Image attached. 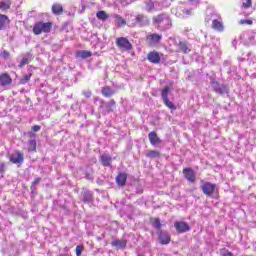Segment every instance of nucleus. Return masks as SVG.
<instances>
[{
    "instance_id": "f257e3e1",
    "label": "nucleus",
    "mask_w": 256,
    "mask_h": 256,
    "mask_svg": "<svg viewBox=\"0 0 256 256\" xmlns=\"http://www.w3.org/2000/svg\"><path fill=\"white\" fill-rule=\"evenodd\" d=\"M51 29H53L52 22L38 21L34 24L32 31L34 35H41L42 33H51Z\"/></svg>"
},
{
    "instance_id": "f03ea898",
    "label": "nucleus",
    "mask_w": 256,
    "mask_h": 256,
    "mask_svg": "<svg viewBox=\"0 0 256 256\" xmlns=\"http://www.w3.org/2000/svg\"><path fill=\"white\" fill-rule=\"evenodd\" d=\"M152 20L154 25H161V23H164V30L171 29V27H173L171 18H169V16L165 13L154 16Z\"/></svg>"
},
{
    "instance_id": "7ed1b4c3",
    "label": "nucleus",
    "mask_w": 256,
    "mask_h": 256,
    "mask_svg": "<svg viewBox=\"0 0 256 256\" xmlns=\"http://www.w3.org/2000/svg\"><path fill=\"white\" fill-rule=\"evenodd\" d=\"M116 47L120 51H133V44H131L127 37H118L116 39Z\"/></svg>"
},
{
    "instance_id": "20e7f679",
    "label": "nucleus",
    "mask_w": 256,
    "mask_h": 256,
    "mask_svg": "<svg viewBox=\"0 0 256 256\" xmlns=\"http://www.w3.org/2000/svg\"><path fill=\"white\" fill-rule=\"evenodd\" d=\"M170 91H171V87H169V86L164 87V89L161 92L162 101H163L164 105H166V107H168V109H171V111H176L177 107L175 106V104H173V102H171L169 100V92Z\"/></svg>"
},
{
    "instance_id": "39448f33",
    "label": "nucleus",
    "mask_w": 256,
    "mask_h": 256,
    "mask_svg": "<svg viewBox=\"0 0 256 256\" xmlns=\"http://www.w3.org/2000/svg\"><path fill=\"white\" fill-rule=\"evenodd\" d=\"M137 23H139L140 27H147V25L151 23V20H149V17L145 14H138L135 18V22L130 23L129 27H135Z\"/></svg>"
},
{
    "instance_id": "423d86ee",
    "label": "nucleus",
    "mask_w": 256,
    "mask_h": 256,
    "mask_svg": "<svg viewBox=\"0 0 256 256\" xmlns=\"http://www.w3.org/2000/svg\"><path fill=\"white\" fill-rule=\"evenodd\" d=\"M162 39L163 35L157 33L148 34L146 36V41L150 47H155V45H159Z\"/></svg>"
},
{
    "instance_id": "0eeeda50",
    "label": "nucleus",
    "mask_w": 256,
    "mask_h": 256,
    "mask_svg": "<svg viewBox=\"0 0 256 256\" xmlns=\"http://www.w3.org/2000/svg\"><path fill=\"white\" fill-rule=\"evenodd\" d=\"M202 193L206 195L207 197H211L215 191L217 190V184H213L211 182H205L201 186Z\"/></svg>"
},
{
    "instance_id": "6e6552de",
    "label": "nucleus",
    "mask_w": 256,
    "mask_h": 256,
    "mask_svg": "<svg viewBox=\"0 0 256 256\" xmlns=\"http://www.w3.org/2000/svg\"><path fill=\"white\" fill-rule=\"evenodd\" d=\"M10 85H13V78H11V75L9 72H3L0 74V87H10Z\"/></svg>"
},
{
    "instance_id": "1a4fd4ad",
    "label": "nucleus",
    "mask_w": 256,
    "mask_h": 256,
    "mask_svg": "<svg viewBox=\"0 0 256 256\" xmlns=\"http://www.w3.org/2000/svg\"><path fill=\"white\" fill-rule=\"evenodd\" d=\"M147 60L153 65H159V63H161V54L155 50L150 51L147 54Z\"/></svg>"
},
{
    "instance_id": "9d476101",
    "label": "nucleus",
    "mask_w": 256,
    "mask_h": 256,
    "mask_svg": "<svg viewBox=\"0 0 256 256\" xmlns=\"http://www.w3.org/2000/svg\"><path fill=\"white\" fill-rule=\"evenodd\" d=\"M174 227L177 231V233H187V231H191V227L187 222L184 221H176L174 223Z\"/></svg>"
},
{
    "instance_id": "9b49d317",
    "label": "nucleus",
    "mask_w": 256,
    "mask_h": 256,
    "mask_svg": "<svg viewBox=\"0 0 256 256\" xmlns=\"http://www.w3.org/2000/svg\"><path fill=\"white\" fill-rule=\"evenodd\" d=\"M148 139L153 147H157V145H161L162 143L161 138H159V135H157V132L155 131L149 132Z\"/></svg>"
},
{
    "instance_id": "f8f14e48",
    "label": "nucleus",
    "mask_w": 256,
    "mask_h": 256,
    "mask_svg": "<svg viewBox=\"0 0 256 256\" xmlns=\"http://www.w3.org/2000/svg\"><path fill=\"white\" fill-rule=\"evenodd\" d=\"M182 172H183V175H184L185 179L189 183H195L196 176H195V171L193 169H191V168H184Z\"/></svg>"
},
{
    "instance_id": "ddd939ff",
    "label": "nucleus",
    "mask_w": 256,
    "mask_h": 256,
    "mask_svg": "<svg viewBox=\"0 0 256 256\" xmlns=\"http://www.w3.org/2000/svg\"><path fill=\"white\" fill-rule=\"evenodd\" d=\"M24 159L25 158L23 156V153L20 151H17L15 154H12L10 156V163H13L14 165H19L23 163Z\"/></svg>"
},
{
    "instance_id": "4468645a",
    "label": "nucleus",
    "mask_w": 256,
    "mask_h": 256,
    "mask_svg": "<svg viewBox=\"0 0 256 256\" xmlns=\"http://www.w3.org/2000/svg\"><path fill=\"white\" fill-rule=\"evenodd\" d=\"M158 239L160 241V245H169V243H171V236L163 230H160Z\"/></svg>"
},
{
    "instance_id": "2eb2a0df",
    "label": "nucleus",
    "mask_w": 256,
    "mask_h": 256,
    "mask_svg": "<svg viewBox=\"0 0 256 256\" xmlns=\"http://www.w3.org/2000/svg\"><path fill=\"white\" fill-rule=\"evenodd\" d=\"M116 184L119 187H125L127 185V173L119 172L116 176Z\"/></svg>"
},
{
    "instance_id": "dca6fc26",
    "label": "nucleus",
    "mask_w": 256,
    "mask_h": 256,
    "mask_svg": "<svg viewBox=\"0 0 256 256\" xmlns=\"http://www.w3.org/2000/svg\"><path fill=\"white\" fill-rule=\"evenodd\" d=\"M112 247H115V249H127V240H119V239H116L114 241H112L111 243Z\"/></svg>"
},
{
    "instance_id": "f3484780",
    "label": "nucleus",
    "mask_w": 256,
    "mask_h": 256,
    "mask_svg": "<svg viewBox=\"0 0 256 256\" xmlns=\"http://www.w3.org/2000/svg\"><path fill=\"white\" fill-rule=\"evenodd\" d=\"M100 162L103 167H111V163H113V159L108 154H102L100 157Z\"/></svg>"
},
{
    "instance_id": "a211bd4d",
    "label": "nucleus",
    "mask_w": 256,
    "mask_h": 256,
    "mask_svg": "<svg viewBox=\"0 0 256 256\" xmlns=\"http://www.w3.org/2000/svg\"><path fill=\"white\" fill-rule=\"evenodd\" d=\"M212 29H214V31H218V33H223V31L225 30V26L223 25V22L214 19L212 21Z\"/></svg>"
},
{
    "instance_id": "6ab92c4d",
    "label": "nucleus",
    "mask_w": 256,
    "mask_h": 256,
    "mask_svg": "<svg viewBox=\"0 0 256 256\" xmlns=\"http://www.w3.org/2000/svg\"><path fill=\"white\" fill-rule=\"evenodd\" d=\"M75 55L76 59H89V57H92L93 53L89 50H79Z\"/></svg>"
},
{
    "instance_id": "aec40b11",
    "label": "nucleus",
    "mask_w": 256,
    "mask_h": 256,
    "mask_svg": "<svg viewBox=\"0 0 256 256\" xmlns=\"http://www.w3.org/2000/svg\"><path fill=\"white\" fill-rule=\"evenodd\" d=\"M177 47H178V49H177L178 53L187 54L191 51V49H189V46L187 45V42H185V41L179 42Z\"/></svg>"
},
{
    "instance_id": "412c9836",
    "label": "nucleus",
    "mask_w": 256,
    "mask_h": 256,
    "mask_svg": "<svg viewBox=\"0 0 256 256\" xmlns=\"http://www.w3.org/2000/svg\"><path fill=\"white\" fill-rule=\"evenodd\" d=\"M9 23H11L9 17L5 14H0V31H3V29H5V26L9 25Z\"/></svg>"
},
{
    "instance_id": "4be33fe9",
    "label": "nucleus",
    "mask_w": 256,
    "mask_h": 256,
    "mask_svg": "<svg viewBox=\"0 0 256 256\" xmlns=\"http://www.w3.org/2000/svg\"><path fill=\"white\" fill-rule=\"evenodd\" d=\"M101 93L103 97L109 98V97H113L115 92L113 89H111V86H104L101 89Z\"/></svg>"
},
{
    "instance_id": "5701e85b",
    "label": "nucleus",
    "mask_w": 256,
    "mask_h": 256,
    "mask_svg": "<svg viewBox=\"0 0 256 256\" xmlns=\"http://www.w3.org/2000/svg\"><path fill=\"white\" fill-rule=\"evenodd\" d=\"M52 13L54 15H63V5L55 3L52 5Z\"/></svg>"
},
{
    "instance_id": "b1692460",
    "label": "nucleus",
    "mask_w": 256,
    "mask_h": 256,
    "mask_svg": "<svg viewBox=\"0 0 256 256\" xmlns=\"http://www.w3.org/2000/svg\"><path fill=\"white\" fill-rule=\"evenodd\" d=\"M146 157L148 159H156L161 157V152H159L158 150H148L146 153Z\"/></svg>"
},
{
    "instance_id": "393cba45",
    "label": "nucleus",
    "mask_w": 256,
    "mask_h": 256,
    "mask_svg": "<svg viewBox=\"0 0 256 256\" xmlns=\"http://www.w3.org/2000/svg\"><path fill=\"white\" fill-rule=\"evenodd\" d=\"M150 223L154 229L161 230V227H163V224L159 218H150Z\"/></svg>"
},
{
    "instance_id": "a878e982",
    "label": "nucleus",
    "mask_w": 256,
    "mask_h": 256,
    "mask_svg": "<svg viewBox=\"0 0 256 256\" xmlns=\"http://www.w3.org/2000/svg\"><path fill=\"white\" fill-rule=\"evenodd\" d=\"M82 201L84 203H91V201H93V193H91L90 191L83 192Z\"/></svg>"
},
{
    "instance_id": "bb28decb",
    "label": "nucleus",
    "mask_w": 256,
    "mask_h": 256,
    "mask_svg": "<svg viewBox=\"0 0 256 256\" xmlns=\"http://www.w3.org/2000/svg\"><path fill=\"white\" fill-rule=\"evenodd\" d=\"M96 17L97 19H99L100 21H107L109 19V14H107V12L101 10V11H98L96 13Z\"/></svg>"
},
{
    "instance_id": "cd10ccee",
    "label": "nucleus",
    "mask_w": 256,
    "mask_h": 256,
    "mask_svg": "<svg viewBox=\"0 0 256 256\" xmlns=\"http://www.w3.org/2000/svg\"><path fill=\"white\" fill-rule=\"evenodd\" d=\"M114 17H115L118 27H125V25H127V21L120 15L116 14Z\"/></svg>"
},
{
    "instance_id": "c85d7f7f",
    "label": "nucleus",
    "mask_w": 256,
    "mask_h": 256,
    "mask_svg": "<svg viewBox=\"0 0 256 256\" xmlns=\"http://www.w3.org/2000/svg\"><path fill=\"white\" fill-rule=\"evenodd\" d=\"M28 151H37V140L35 139H30L28 141Z\"/></svg>"
},
{
    "instance_id": "c756f323",
    "label": "nucleus",
    "mask_w": 256,
    "mask_h": 256,
    "mask_svg": "<svg viewBox=\"0 0 256 256\" xmlns=\"http://www.w3.org/2000/svg\"><path fill=\"white\" fill-rule=\"evenodd\" d=\"M9 9H11V0H8L6 2H4V1L0 2V10L1 11H7Z\"/></svg>"
},
{
    "instance_id": "7c9ffc66",
    "label": "nucleus",
    "mask_w": 256,
    "mask_h": 256,
    "mask_svg": "<svg viewBox=\"0 0 256 256\" xmlns=\"http://www.w3.org/2000/svg\"><path fill=\"white\" fill-rule=\"evenodd\" d=\"M31 77H33V74L24 75L23 78L20 80V85H25L26 83H29V81H31Z\"/></svg>"
},
{
    "instance_id": "2f4dec72",
    "label": "nucleus",
    "mask_w": 256,
    "mask_h": 256,
    "mask_svg": "<svg viewBox=\"0 0 256 256\" xmlns=\"http://www.w3.org/2000/svg\"><path fill=\"white\" fill-rule=\"evenodd\" d=\"M155 9V2L149 0L148 2H146V10L148 11V13H151V11H153Z\"/></svg>"
},
{
    "instance_id": "473e14b6",
    "label": "nucleus",
    "mask_w": 256,
    "mask_h": 256,
    "mask_svg": "<svg viewBox=\"0 0 256 256\" xmlns=\"http://www.w3.org/2000/svg\"><path fill=\"white\" fill-rule=\"evenodd\" d=\"M115 105H116L115 100H110V102L106 106L108 113L113 112V110L115 109Z\"/></svg>"
},
{
    "instance_id": "72a5a7b5",
    "label": "nucleus",
    "mask_w": 256,
    "mask_h": 256,
    "mask_svg": "<svg viewBox=\"0 0 256 256\" xmlns=\"http://www.w3.org/2000/svg\"><path fill=\"white\" fill-rule=\"evenodd\" d=\"M30 61L31 60L29 58H23L18 65L19 69H23V67H25V65H29Z\"/></svg>"
},
{
    "instance_id": "f704fd0d",
    "label": "nucleus",
    "mask_w": 256,
    "mask_h": 256,
    "mask_svg": "<svg viewBox=\"0 0 256 256\" xmlns=\"http://www.w3.org/2000/svg\"><path fill=\"white\" fill-rule=\"evenodd\" d=\"M242 7L244 9H251V7H253V0H246L242 3Z\"/></svg>"
},
{
    "instance_id": "c9c22d12",
    "label": "nucleus",
    "mask_w": 256,
    "mask_h": 256,
    "mask_svg": "<svg viewBox=\"0 0 256 256\" xmlns=\"http://www.w3.org/2000/svg\"><path fill=\"white\" fill-rule=\"evenodd\" d=\"M214 91L215 93H219V95H223V93H225V90H223V87H221L219 83L216 84Z\"/></svg>"
},
{
    "instance_id": "e433bc0d",
    "label": "nucleus",
    "mask_w": 256,
    "mask_h": 256,
    "mask_svg": "<svg viewBox=\"0 0 256 256\" xmlns=\"http://www.w3.org/2000/svg\"><path fill=\"white\" fill-rule=\"evenodd\" d=\"M39 183H41V178H36L34 179V181L32 182L30 189L32 191H35V187H37V185H39Z\"/></svg>"
},
{
    "instance_id": "4c0bfd02",
    "label": "nucleus",
    "mask_w": 256,
    "mask_h": 256,
    "mask_svg": "<svg viewBox=\"0 0 256 256\" xmlns=\"http://www.w3.org/2000/svg\"><path fill=\"white\" fill-rule=\"evenodd\" d=\"M239 25H253V20L251 19H241Z\"/></svg>"
},
{
    "instance_id": "58836bf2",
    "label": "nucleus",
    "mask_w": 256,
    "mask_h": 256,
    "mask_svg": "<svg viewBox=\"0 0 256 256\" xmlns=\"http://www.w3.org/2000/svg\"><path fill=\"white\" fill-rule=\"evenodd\" d=\"M85 250V247L83 245L76 246V256H81V253Z\"/></svg>"
},
{
    "instance_id": "ea45409f",
    "label": "nucleus",
    "mask_w": 256,
    "mask_h": 256,
    "mask_svg": "<svg viewBox=\"0 0 256 256\" xmlns=\"http://www.w3.org/2000/svg\"><path fill=\"white\" fill-rule=\"evenodd\" d=\"M0 57H2L3 59H9L11 57V53H9V51L4 50L0 53Z\"/></svg>"
},
{
    "instance_id": "a19ab883",
    "label": "nucleus",
    "mask_w": 256,
    "mask_h": 256,
    "mask_svg": "<svg viewBox=\"0 0 256 256\" xmlns=\"http://www.w3.org/2000/svg\"><path fill=\"white\" fill-rule=\"evenodd\" d=\"M135 0H120L121 5L126 7V5H131V3H134Z\"/></svg>"
},
{
    "instance_id": "79ce46f5",
    "label": "nucleus",
    "mask_w": 256,
    "mask_h": 256,
    "mask_svg": "<svg viewBox=\"0 0 256 256\" xmlns=\"http://www.w3.org/2000/svg\"><path fill=\"white\" fill-rule=\"evenodd\" d=\"M7 164L5 162H0V173L3 175L6 171Z\"/></svg>"
},
{
    "instance_id": "37998d69",
    "label": "nucleus",
    "mask_w": 256,
    "mask_h": 256,
    "mask_svg": "<svg viewBox=\"0 0 256 256\" xmlns=\"http://www.w3.org/2000/svg\"><path fill=\"white\" fill-rule=\"evenodd\" d=\"M221 251H224V252H221L222 256H235V254H233V252L229 250L222 249Z\"/></svg>"
},
{
    "instance_id": "c03bdc74",
    "label": "nucleus",
    "mask_w": 256,
    "mask_h": 256,
    "mask_svg": "<svg viewBox=\"0 0 256 256\" xmlns=\"http://www.w3.org/2000/svg\"><path fill=\"white\" fill-rule=\"evenodd\" d=\"M183 13H184V15H187V17H189V16L193 15V9L192 8L185 9V10H183Z\"/></svg>"
},
{
    "instance_id": "a18cd8bd",
    "label": "nucleus",
    "mask_w": 256,
    "mask_h": 256,
    "mask_svg": "<svg viewBox=\"0 0 256 256\" xmlns=\"http://www.w3.org/2000/svg\"><path fill=\"white\" fill-rule=\"evenodd\" d=\"M32 131L34 133H37L38 131H41V126H39V125L32 126Z\"/></svg>"
},
{
    "instance_id": "49530a36",
    "label": "nucleus",
    "mask_w": 256,
    "mask_h": 256,
    "mask_svg": "<svg viewBox=\"0 0 256 256\" xmlns=\"http://www.w3.org/2000/svg\"><path fill=\"white\" fill-rule=\"evenodd\" d=\"M83 95H84L87 99H90V97H91L93 94L91 93V91H85V92H83Z\"/></svg>"
},
{
    "instance_id": "de8ad7c7",
    "label": "nucleus",
    "mask_w": 256,
    "mask_h": 256,
    "mask_svg": "<svg viewBox=\"0 0 256 256\" xmlns=\"http://www.w3.org/2000/svg\"><path fill=\"white\" fill-rule=\"evenodd\" d=\"M28 135H29L30 137H33V132H29Z\"/></svg>"
},
{
    "instance_id": "09e8293b",
    "label": "nucleus",
    "mask_w": 256,
    "mask_h": 256,
    "mask_svg": "<svg viewBox=\"0 0 256 256\" xmlns=\"http://www.w3.org/2000/svg\"><path fill=\"white\" fill-rule=\"evenodd\" d=\"M190 3H193V2H195V1H197V0H188Z\"/></svg>"
},
{
    "instance_id": "8fccbe9b",
    "label": "nucleus",
    "mask_w": 256,
    "mask_h": 256,
    "mask_svg": "<svg viewBox=\"0 0 256 256\" xmlns=\"http://www.w3.org/2000/svg\"><path fill=\"white\" fill-rule=\"evenodd\" d=\"M137 256H144L143 254H138Z\"/></svg>"
}]
</instances>
